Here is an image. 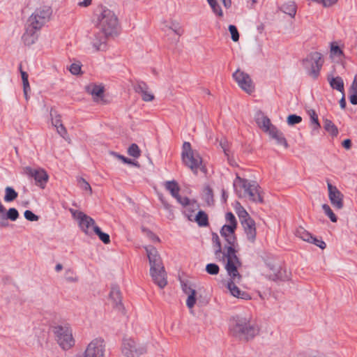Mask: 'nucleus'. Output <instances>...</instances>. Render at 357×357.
I'll return each mask as SVG.
<instances>
[{
    "instance_id": "nucleus-34",
    "label": "nucleus",
    "mask_w": 357,
    "mask_h": 357,
    "mask_svg": "<svg viewBox=\"0 0 357 357\" xmlns=\"http://www.w3.org/2000/svg\"><path fill=\"white\" fill-rule=\"evenodd\" d=\"M21 76H22V82H23V92H24V98L26 100H28V99H29L28 93H29V91H31V87H30L29 80H28V74L26 72L21 70Z\"/></svg>"
},
{
    "instance_id": "nucleus-14",
    "label": "nucleus",
    "mask_w": 357,
    "mask_h": 357,
    "mask_svg": "<svg viewBox=\"0 0 357 357\" xmlns=\"http://www.w3.org/2000/svg\"><path fill=\"white\" fill-rule=\"evenodd\" d=\"M110 37L98 30L89 36L90 44L95 52L105 51L107 49V40Z\"/></svg>"
},
{
    "instance_id": "nucleus-47",
    "label": "nucleus",
    "mask_w": 357,
    "mask_h": 357,
    "mask_svg": "<svg viewBox=\"0 0 357 357\" xmlns=\"http://www.w3.org/2000/svg\"><path fill=\"white\" fill-rule=\"evenodd\" d=\"M229 31L231 35V39L234 42H237L239 40V33L234 25L229 26Z\"/></svg>"
},
{
    "instance_id": "nucleus-41",
    "label": "nucleus",
    "mask_w": 357,
    "mask_h": 357,
    "mask_svg": "<svg viewBox=\"0 0 357 357\" xmlns=\"http://www.w3.org/2000/svg\"><path fill=\"white\" fill-rule=\"evenodd\" d=\"M77 183L79 187L86 191H88L91 195L92 193V189L89 183L83 178H77Z\"/></svg>"
},
{
    "instance_id": "nucleus-64",
    "label": "nucleus",
    "mask_w": 357,
    "mask_h": 357,
    "mask_svg": "<svg viewBox=\"0 0 357 357\" xmlns=\"http://www.w3.org/2000/svg\"><path fill=\"white\" fill-rule=\"evenodd\" d=\"M91 3V0H83L78 3V5L82 7H86L89 6Z\"/></svg>"
},
{
    "instance_id": "nucleus-19",
    "label": "nucleus",
    "mask_w": 357,
    "mask_h": 357,
    "mask_svg": "<svg viewBox=\"0 0 357 357\" xmlns=\"http://www.w3.org/2000/svg\"><path fill=\"white\" fill-rule=\"evenodd\" d=\"M241 225L243 227L247 239L250 243H254L256 240L257 236L255 222L254 221V220L252 218L248 220H244Z\"/></svg>"
},
{
    "instance_id": "nucleus-62",
    "label": "nucleus",
    "mask_w": 357,
    "mask_h": 357,
    "mask_svg": "<svg viewBox=\"0 0 357 357\" xmlns=\"http://www.w3.org/2000/svg\"><path fill=\"white\" fill-rule=\"evenodd\" d=\"M337 0H322L321 3L325 7H328L335 3Z\"/></svg>"
},
{
    "instance_id": "nucleus-59",
    "label": "nucleus",
    "mask_w": 357,
    "mask_h": 357,
    "mask_svg": "<svg viewBox=\"0 0 357 357\" xmlns=\"http://www.w3.org/2000/svg\"><path fill=\"white\" fill-rule=\"evenodd\" d=\"M146 231V234L147 236L153 241H156V242H159L160 241V239L159 238L155 236L153 232H151V231L149 230H147Z\"/></svg>"
},
{
    "instance_id": "nucleus-16",
    "label": "nucleus",
    "mask_w": 357,
    "mask_h": 357,
    "mask_svg": "<svg viewBox=\"0 0 357 357\" xmlns=\"http://www.w3.org/2000/svg\"><path fill=\"white\" fill-rule=\"evenodd\" d=\"M328 190V197L331 204L337 209H342L343 208V195L331 183H327Z\"/></svg>"
},
{
    "instance_id": "nucleus-27",
    "label": "nucleus",
    "mask_w": 357,
    "mask_h": 357,
    "mask_svg": "<svg viewBox=\"0 0 357 357\" xmlns=\"http://www.w3.org/2000/svg\"><path fill=\"white\" fill-rule=\"evenodd\" d=\"M281 10L294 17L296 13V6L294 1H289L281 6Z\"/></svg>"
},
{
    "instance_id": "nucleus-60",
    "label": "nucleus",
    "mask_w": 357,
    "mask_h": 357,
    "mask_svg": "<svg viewBox=\"0 0 357 357\" xmlns=\"http://www.w3.org/2000/svg\"><path fill=\"white\" fill-rule=\"evenodd\" d=\"M184 213L189 220H194L195 216L192 215V211H190V208H186Z\"/></svg>"
},
{
    "instance_id": "nucleus-48",
    "label": "nucleus",
    "mask_w": 357,
    "mask_h": 357,
    "mask_svg": "<svg viewBox=\"0 0 357 357\" xmlns=\"http://www.w3.org/2000/svg\"><path fill=\"white\" fill-rule=\"evenodd\" d=\"M225 218H226V220L229 222V224L227 225L233 226V225H234V227H236L237 222H236L234 215L232 213H231V212L227 213L225 215Z\"/></svg>"
},
{
    "instance_id": "nucleus-33",
    "label": "nucleus",
    "mask_w": 357,
    "mask_h": 357,
    "mask_svg": "<svg viewBox=\"0 0 357 357\" xmlns=\"http://www.w3.org/2000/svg\"><path fill=\"white\" fill-rule=\"evenodd\" d=\"M310 118V124L312 126L313 131L319 130L321 125L319 122L318 115L314 109H310L308 112Z\"/></svg>"
},
{
    "instance_id": "nucleus-63",
    "label": "nucleus",
    "mask_w": 357,
    "mask_h": 357,
    "mask_svg": "<svg viewBox=\"0 0 357 357\" xmlns=\"http://www.w3.org/2000/svg\"><path fill=\"white\" fill-rule=\"evenodd\" d=\"M342 144L346 149H350L351 147V141L349 139H347L342 142Z\"/></svg>"
},
{
    "instance_id": "nucleus-2",
    "label": "nucleus",
    "mask_w": 357,
    "mask_h": 357,
    "mask_svg": "<svg viewBox=\"0 0 357 357\" xmlns=\"http://www.w3.org/2000/svg\"><path fill=\"white\" fill-rule=\"evenodd\" d=\"M92 24L100 31L113 36L117 34L119 25V19L115 13L109 8L100 6L93 11Z\"/></svg>"
},
{
    "instance_id": "nucleus-39",
    "label": "nucleus",
    "mask_w": 357,
    "mask_h": 357,
    "mask_svg": "<svg viewBox=\"0 0 357 357\" xmlns=\"http://www.w3.org/2000/svg\"><path fill=\"white\" fill-rule=\"evenodd\" d=\"M239 205L238 207L236 208V213L238 214V216L240 219L241 223H242L244 220H248L250 219V215L248 213V212L243 208V206H241L239 203H238Z\"/></svg>"
},
{
    "instance_id": "nucleus-22",
    "label": "nucleus",
    "mask_w": 357,
    "mask_h": 357,
    "mask_svg": "<svg viewBox=\"0 0 357 357\" xmlns=\"http://www.w3.org/2000/svg\"><path fill=\"white\" fill-rule=\"evenodd\" d=\"M31 175L34 178L37 185L42 188H45L49 178L45 170L42 169H35L31 172Z\"/></svg>"
},
{
    "instance_id": "nucleus-54",
    "label": "nucleus",
    "mask_w": 357,
    "mask_h": 357,
    "mask_svg": "<svg viewBox=\"0 0 357 357\" xmlns=\"http://www.w3.org/2000/svg\"><path fill=\"white\" fill-rule=\"evenodd\" d=\"M57 132L60 136L65 138V136L67 135V130L63 124H59L58 126H56Z\"/></svg>"
},
{
    "instance_id": "nucleus-44",
    "label": "nucleus",
    "mask_w": 357,
    "mask_h": 357,
    "mask_svg": "<svg viewBox=\"0 0 357 357\" xmlns=\"http://www.w3.org/2000/svg\"><path fill=\"white\" fill-rule=\"evenodd\" d=\"M204 199L208 204H210L213 202V190L209 186H206L204 190Z\"/></svg>"
},
{
    "instance_id": "nucleus-40",
    "label": "nucleus",
    "mask_w": 357,
    "mask_h": 357,
    "mask_svg": "<svg viewBox=\"0 0 357 357\" xmlns=\"http://www.w3.org/2000/svg\"><path fill=\"white\" fill-rule=\"evenodd\" d=\"M322 208L326 215L330 218L333 222H337V217L331 210V207L328 204H323Z\"/></svg>"
},
{
    "instance_id": "nucleus-37",
    "label": "nucleus",
    "mask_w": 357,
    "mask_h": 357,
    "mask_svg": "<svg viewBox=\"0 0 357 357\" xmlns=\"http://www.w3.org/2000/svg\"><path fill=\"white\" fill-rule=\"evenodd\" d=\"M128 153L129 155L138 158L141 155V151L136 144H132L128 149Z\"/></svg>"
},
{
    "instance_id": "nucleus-56",
    "label": "nucleus",
    "mask_w": 357,
    "mask_h": 357,
    "mask_svg": "<svg viewBox=\"0 0 357 357\" xmlns=\"http://www.w3.org/2000/svg\"><path fill=\"white\" fill-rule=\"evenodd\" d=\"M220 146L223 149L226 155H228V142L225 139H222L220 142Z\"/></svg>"
},
{
    "instance_id": "nucleus-23",
    "label": "nucleus",
    "mask_w": 357,
    "mask_h": 357,
    "mask_svg": "<svg viewBox=\"0 0 357 357\" xmlns=\"http://www.w3.org/2000/svg\"><path fill=\"white\" fill-rule=\"evenodd\" d=\"M256 123L258 126L265 132H268L275 126L272 125L270 119L263 113L259 112L256 116Z\"/></svg>"
},
{
    "instance_id": "nucleus-46",
    "label": "nucleus",
    "mask_w": 357,
    "mask_h": 357,
    "mask_svg": "<svg viewBox=\"0 0 357 357\" xmlns=\"http://www.w3.org/2000/svg\"><path fill=\"white\" fill-rule=\"evenodd\" d=\"M196 303V292H192L191 294L188 295L186 300V305L188 308L192 309Z\"/></svg>"
},
{
    "instance_id": "nucleus-29",
    "label": "nucleus",
    "mask_w": 357,
    "mask_h": 357,
    "mask_svg": "<svg viewBox=\"0 0 357 357\" xmlns=\"http://www.w3.org/2000/svg\"><path fill=\"white\" fill-rule=\"evenodd\" d=\"M328 82L333 89H336L342 93H344V82L340 77L328 78Z\"/></svg>"
},
{
    "instance_id": "nucleus-20",
    "label": "nucleus",
    "mask_w": 357,
    "mask_h": 357,
    "mask_svg": "<svg viewBox=\"0 0 357 357\" xmlns=\"http://www.w3.org/2000/svg\"><path fill=\"white\" fill-rule=\"evenodd\" d=\"M109 298L112 301L113 307L121 312H124V307L121 303V295L119 288L117 286H113L111 289Z\"/></svg>"
},
{
    "instance_id": "nucleus-45",
    "label": "nucleus",
    "mask_w": 357,
    "mask_h": 357,
    "mask_svg": "<svg viewBox=\"0 0 357 357\" xmlns=\"http://www.w3.org/2000/svg\"><path fill=\"white\" fill-rule=\"evenodd\" d=\"M302 118L300 116L296 114H291L287 117V123L290 126H293L301 123Z\"/></svg>"
},
{
    "instance_id": "nucleus-51",
    "label": "nucleus",
    "mask_w": 357,
    "mask_h": 357,
    "mask_svg": "<svg viewBox=\"0 0 357 357\" xmlns=\"http://www.w3.org/2000/svg\"><path fill=\"white\" fill-rule=\"evenodd\" d=\"M114 155L118 158L121 160L124 163L129 164V165H135V166H138L137 162H135L132 161L131 159H129L128 158H126L123 155H119V154H116V153H114Z\"/></svg>"
},
{
    "instance_id": "nucleus-18",
    "label": "nucleus",
    "mask_w": 357,
    "mask_h": 357,
    "mask_svg": "<svg viewBox=\"0 0 357 357\" xmlns=\"http://www.w3.org/2000/svg\"><path fill=\"white\" fill-rule=\"evenodd\" d=\"M136 93L141 95L142 99L145 102H151L154 99V95L149 91V87L143 81L137 80L133 85Z\"/></svg>"
},
{
    "instance_id": "nucleus-53",
    "label": "nucleus",
    "mask_w": 357,
    "mask_h": 357,
    "mask_svg": "<svg viewBox=\"0 0 357 357\" xmlns=\"http://www.w3.org/2000/svg\"><path fill=\"white\" fill-rule=\"evenodd\" d=\"M50 115L52 116V123L54 127L58 126L59 124H62L60 115L56 114L54 116L52 112H51Z\"/></svg>"
},
{
    "instance_id": "nucleus-32",
    "label": "nucleus",
    "mask_w": 357,
    "mask_h": 357,
    "mask_svg": "<svg viewBox=\"0 0 357 357\" xmlns=\"http://www.w3.org/2000/svg\"><path fill=\"white\" fill-rule=\"evenodd\" d=\"M295 234L297 237L308 243H310L313 238V236L302 227L296 229Z\"/></svg>"
},
{
    "instance_id": "nucleus-8",
    "label": "nucleus",
    "mask_w": 357,
    "mask_h": 357,
    "mask_svg": "<svg viewBox=\"0 0 357 357\" xmlns=\"http://www.w3.org/2000/svg\"><path fill=\"white\" fill-rule=\"evenodd\" d=\"M58 344L63 349L67 350L75 344L72 329L68 324L57 325L53 327Z\"/></svg>"
},
{
    "instance_id": "nucleus-12",
    "label": "nucleus",
    "mask_w": 357,
    "mask_h": 357,
    "mask_svg": "<svg viewBox=\"0 0 357 357\" xmlns=\"http://www.w3.org/2000/svg\"><path fill=\"white\" fill-rule=\"evenodd\" d=\"M146 352L144 345L137 344L135 340L126 338L123 341L122 353L128 357H139Z\"/></svg>"
},
{
    "instance_id": "nucleus-7",
    "label": "nucleus",
    "mask_w": 357,
    "mask_h": 357,
    "mask_svg": "<svg viewBox=\"0 0 357 357\" xmlns=\"http://www.w3.org/2000/svg\"><path fill=\"white\" fill-rule=\"evenodd\" d=\"M181 156L183 163L195 174H197L199 169L204 170L202 157L197 151L192 149L190 142H185L183 143Z\"/></svg>"
},
{
    "instance_id": "nucleus-21",
    "label": "nucleus",
    "mask_w": 357,
    "mask_h": 357,
    "mask_svg": "<svg viewBox=\"0 0 357 357\" xmlns=\"http://www.w3.org/2000/svg\"><path fill=\"white\" fill-rule=\"evenodd\" d=\"M236 228V227H234V225L229 226L225 225L220 230V234L222 236L225 238V240L227 241V244L231 245L233 247H234V244L236 241V238L234 234Z\"/></svg>"
},
{
    "instance_id": "nucleus-17",
    "label": "nucleus",
    "mask_w": 357,
    "mask_h": 357,
    "mask_svg": "<svg viewBox=\"0 0 357 357\" xmlns=\"http://www.w3.org/2000/svg\"><path fill=\"white\" fill-rule=\"evenodd\" d=\"M238 277H236L235 278H232L231 275L230 280L227 283V289L229 290L231 294L234 297L249 300L251 298L249 294L245 291H241L240 289L235 284V282H238L241 279V275L238 273Z\"/></svg>"
},
{
    "instance_id": "nucleus-43",
    "label": "nucleus",
    "mask_w": 357,
    "mask_h": 357,
    "mask_svg": "<svg viewBox=\"0 0 357 357\" xmlns=\"http://www.w3.org/2000/svg\"><path fill=\"white\" fill-rule=\"evenodd\" d=\"M5 215L8 218V220L11 221H15L19 218L20 215L16 208H10L8 210Z\"/></svg>"
},
{
    "instance_id": "nucleus-3",
    "label": "nucleus",
    "mask_w": 357,
    "mask_h": 357,
    "mask_svg": "<svg viewBox=\"0 0 357 357\" xmlns=\"http://www.w3.org/2000/svg\"><path fill=\"white\" fill-rule=\"evenodd\" d=\"M52 13V8L48 6H40L35 10L27 20V28L22 36L25 45H30L35 43L37 39L36 31L50 20Z\"/></svg>"
},
{
    "instance_id": "nucleus-26",
    "label": "nucleus",
    "mask_w": 357,
    "mask_h": 357,
    "mask_svg": "<svg viewBox=\"0 0 357 357\" xmlns=\"http://www.w3.org/2000/svg\"><path fill=\"white\" fill-rule=\"evenodd\" d=\"M208 3L209 6H211L213 13L216 15L218 17H222L223 16V12L220 6V5L218 3L216 0H206ZM224 6L227 8H229L231 5V0H221Z\"/></svg>"
},
{
    "instance_id": "nucleus-36",
    "label": "nucleus",
    "mask_w": 357,
    "mask_h": 357,
    "mask_svg": "<svg viewBox=\"0 0 357 357\" xmlns=\"http://www.w3.org/2000/svg\"><path fill=\"white\" fill-rule=\"evenodd\" d=\"M93 232L98 236L99 238L104 243L107 244L110 242V238H109V234L102 232L98 226H94Z\"/></svg>"
},
{
    "instance_id": "nucleus-10",
    "label": "nucleus",
    "mask_w": 357,
    "mask_h": 357,
    "mask_svg": "<svg viewBox=\"0 0 357 357\" xmlns=\"http://www.w3.org/2000/svg\"><path fill=\"white\" fill-rule=\"evenodd\" d=\"M69 211L72 214L73 218L77 220L79 227L81 230L86 235L92 234L95 225L94 220L87 215L81 211L70 208Z\"/></svg>"
},
{
    "instance_id": "nucleus-31",
    "label": "nucleus",
    "mask_w": 357,
    "mask_h": 357,
    "mask_svg": "<svg viewBox=\"0 0 357 357\" xmlns=\"http://www.w3.org/2000/svg\"><path fill=\"white\" fill-rule=\"evenodd\" d=\"M194 220L199 227H206L208 225V215L203 211H199L195 216Z\"/></svg>"
},
{
    "instance_id": "nucleus-35",
    "label": "nucleus",
    "mask_w": 357,
    "mask_h": 357,
    "mask_svg": "<svg viewBox=\"0 0 357 357\" xmlns=\"http://www.w3.org/2000/svg\"><path fill=\"white\" fill-rule=\"evenodd\" d=\"M18 196L17 192L11 187H6L5 188L4 201L10 202L14 201Z\"/></svg>"
},
{
    "instance_id": "nucleus-57",
    "label": "nucleus",
    "mask_w": 357,
    "mask_h": 357,
    "mask_svg": "<svg viewBox=\"0 0 357 357\" xmlns=\"http://www.w3.org/2000/svg\"><path fill=\"white\" fill-rule=\"evenodd\" d=\"M8 218L5 215H0V227H7L9 226V223L8 222Z\"/></svg>"
},
{
    "instance_id": "nucleus-49",
    "label": "nucleus",
    "mask_w": 357,
    "mask_h": 357,
    "mask_svg": "<svg viewBox=\"0 0 357 357\" xmlns=\"http://www.w3.org/2000/svg\"><path fill=\"white\" fill-rule=\"evenodd\" d=\"M24 218L29 221L34 222L38 221L39 217L35 215L31 211L26 210L24 213Z\"/></svg>"
},
{
    "instance_id": "nucleus-38",
    "label": "nucleus",
    "mask_w": 357,
    "mask_h": 357,
    "mask_svg": "<svg viewBox=\"0 0 357 357\" xmlns=\"http://www.w3.org/2000/svg\"><path fill=\"white\" fill-rule=\"evenodd\" d=\"M330 47L331 56L340 57L343 56V52L341 50V48L337 45L336 42L331 43Z\"/></svg>"
},
{
    "instance_id": "nucleus-1",
    "label": "nucleus",
    "mask_w": 357,
    "mask_h": 357,
    "mask_svg": "<svg viewBox=\"0 0 357 357\" xmlns=\"http://www.w3.org/2000/svg\"><path fill=\"white\" fill-rule=\"evenodd\" d=\"M212 243L215 259L219 261H226L225 268L227 274L234 278L238 277V267L241 263L236 255L235 248L227 244L222 250L220 238L216 233L212 234Z\"/></svg>"
},
{
    "instance_id": "nucleus-30",
    "label": "nucleus",
    "mask_w": 357,
    "mask_h": 357,
    "mask_svg": "<svg viewBox=\"0 0 357 357\" xmlns=\"http://www.w3.org/2000/svg\"><path fill=\"white\" fill-rule=\"evenodd\" d=\"M89 92L93 96V99L96 102H100L102 100L104 89L99 86H93L91 89H89Z\"/></svg>"
},
{
    "instance_id": "nucleus-15",
    "label": "nucleus",
    "mask_w": 357,
    "mask_h": 357,
    "mask_svg": "<svg viewBox=\"0 0 357 357\" xmlns=\"http://www.w3.org/2000/svg\"><path fill=\"white\" fill-rule=\"evenodd\" d=\"M165 189L170 192L172 196L174 197L181 205L183 206H188L190 205V201L188 197H181L179 195L180 188L176 181H166L165 183Z\"/></svg>"
},
{
    "instance_id": "nucleus-58",
    "label": "nucleus",
    "mask_w": 357,
    "mask_h": 357,
    "mask_svg": "<svg viewBox=\"0 0 357 357\" xmlns=\"http://www.w3.org/2000/svg\"><path fill=\"white\" fill-rule=\"evenodd\" d=\"M349 93H357V76H355L354 82L349 89Z\"/></svg>"
},
{
    "instance_id": "nucleus-50",
    "label": "nucleus",
    "mask_w": 357,
    "mask_h": 357,
    "mask_svg": "<svg viewBox=\"0 0 357 357\" xmlns=\"http://www.w3.org/2000/svg\"><path fill=\"white\" fill-rule=\"evenodd\" d=\"M70 71L73 75H78L81 71V65L79 63H73L70 66Z\"/></svg>"
},
{
    "instance_id": "nucleus-5",
    "label": "nucleus",
    "mask_w": 357,
    "mask_h": 357,
    "mask_svg": "<svg viewBox=\"0 0 357 357\" xmlns=\"http://www.w3.org/2000/svg\"><path fill=\"white\" fill-rule=\"evenodd\" d=\"M150 264V274L155 284L160 289L164 288L167 284V275L165 268L162 265L160 256L152 245L144 247Z\"/></svg>"
},
{
    "instance_id": "nucleus-25",
    "label": "nucleus",
    "mask_w": 357,
    "mask_h": 357,
    "mask_svg": "<svg viewBox=\"0 0 357 357\" xmlns=\"http://www.w3.org/2000/svg\"><path fill=\"white\" fill-rule=\"evenodd\" d=\"M269 136L276 141V143L278 145L283 146L285 149L289 147L287 139H285L283 133L280 132L278 128L275 126L272 128L271 130L268 132Z\"/></svg>"
},
{
    "instance_id": "nucleus-42",
    "label": "nucleus",
    "mask_w": 357,
    "mask_h": 357,
    "mask_svg": "<svg viewBox=\"0 0 357 357\" xmlns=\"http://www.w3.org/2000/svg\"><path fill=\"white\" fill-rule=\"evenodd\" d=\"M206 271L213 275H218L220 271V268L216 264L211 263L206 266Z\"/></svg>"
},
{
    "instance_id": "nucleus-4",
    "label": "nucleus",
    "mask_w": 357,
    "mask_h": 357,
    "mask_svg": "<svg viewBox=\"0 0 357 357\" xmlns=\"http://www.w3.org/2000/svg\"><path fill=\"white\" fill-rule=\"evenodd\" d=\"M229 330L233 336L246 341L252 339L259 333L257 325L250 315L234 317L230 321Z\"/></svg>"
},
{
    "instance_id": "nucleus-52",
    "label": "nucleus",
    "mask_w": 357,
    "mask_h": 357,
    "mask_svg": "<svg viewBox=\"0 0 357 357\" xmlns=\"http://www.w3.org/2000/svg\"><path fill=\"white\" fill-rule=\"evenodd\" d=\"M310 243L314 244L321 249H324L326 246L324 241H323L322 240L317 239L316 237L314 236Z\"/></svg>"
},
{
    "instance_id": "nucleus-13",
    "label": "nucleus",
    "mask_w": 357,
    "mask_h": 357,
    "mask_svg": "<svg viewBox=\"0 0 357 357\" xmlns=\"http://www.w3.org/2000/svg\"><path fill=\"white\" fill-rule=\"evenodd\" d=\"M233 77L238 86L247 93H252L255 90V86L250 75L238 69L233 73Z\"/></svg>"
},
{
    "instance_id": "nucleus-6",
    "label": "nucleus",
    "mask_w": 357,
    "mask_h": 357,
    "mask_svg": "<svg viewBox=\"0 0 357 357\" xmlns=\"http://www.w3.org/2000/svg\"><path fill=\"white\" fill-rule=\"evenodd\" d=\"M234 190L239 198H248L253 202H262L259 186L255 181H249L236 176L233 183Z\"/></svg>"
},
{
    "instance_id": "nucleus-55",
    "label": "nucleus",
    "mask_w": 357,
    "mask_h": 357,
    "mask_svg": "<svg viewBox=\"0 0 357 357\" xmlns=\"http://www.w3.org/2000/svg\"><path fill=\"white\" fill-rule=\"evenodd\" d=\"M181 285H182V289L185 294L189 295V294H191L192 292H196V291L194 289H192L190 286H189L186 283H183Z\"/></svg>"
},
{
    "instance_id": "nucleus-28",
    "label": "nucleus",
    "mask_w": 357,
    "mask_h": 357,
    "mask_svg": "<svg viewBox=\"0 0 357 357\" xmlns=\"http://www.w3.org/2000/svg\"><path fill=\"white\" fill-rule=\"evenodd\" d=\"M324 128L333 137H337L338 135V129L337 126L329 119H324Z\"/></svg>"
},
{
    "instance_id": "nucleus-9",
    "label": "nucleus",
    "mask_w": 357,
    "mask_h": 357,
    "mask_svg": "<svg viewBox=\"0 0 357 357\" xmlns=\"http://www.w3.org/2000/svg\"><path fill=\"white\" fill-rule=\"evenodd\" d=\"M323 63L322 56L321 53L317 52L309 54L303 61V64L307 74L314 79L317 78L319 75Z\"/></svg>"
},
{
    "instance_id": "nucleus-11",
    "label": "nucleus",
    "mask_w": 357,
    "mask_h": 357,
    "mask_svg": "<svg viewBox=\"0 0 357 357\" xmlns=\"http://www.w3.org/2000/svg\"><path fill=\"white\" fill-rule=\"evenodd\" d=\"M106 345L102 338L91 340L84 352L83 357H105Z\"/></svg>"
},
{
    "instance_id": "nucleus-24",
    "label": "nucleus",
    "mask_w": 357,
    "mask_h": 357,
    "mask_svg": "<svg viewBox=\"0 0 357 357\" xmlns=\"http://www.w3.org/2000/svg\"><path fill=\"white\" fill-rule=\"evenodd\" d=\"M162 30L167 34L168 31H172L175 34H176L178 37L181 36L183 33V30L180 26L179 23L176 21L172 20L169 22H164L162 23Z\"/></svg>"
},
{
    "instance_id": "nucleus-61",
    "label": "nucleus",
    "mask_w": 357,
    "mask_h": 357,
    "mask_svg": "<svg viewBox=\"0 0 357 357\" xmlns=\"http://www.w3.org/2000/svg\"><path fill=\"white\" fill-rule=\"evenodd\" d=\"M349 100L352 105H357V93H350Z\"/></svg>"
}]
</instances>
